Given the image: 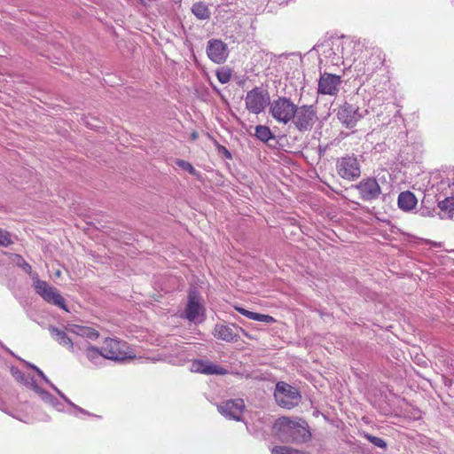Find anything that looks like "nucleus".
Masks as SVG:
<instances>
[{"label":"nucleus","mask_w":454,"mask_h":454,"mask_svg":"<svg viewBox=\"0 0 454 454\" xmlns=\"http://www.w3.org/2000/svg\"><path fill=\"white\" fill-rule=\"evenodd\" d=\"M317 111L314 105L296 106L292 123L301 133L310 131L317 121Z\"/></svg>","instance_id":"f03ea898"},{"label":"nucleus","mask_w":454,"mask_h":454,"mask_svg":"<svg viewBox=\"0 0 454 454\" xmlns=\"http://www.w3.org/2000/svg\"><path fill=\"white\" fill-rule=\"evenodd\" d=\"M24 385H26V386L29 387L30 388H32L37 395H39L40 391L43 390V388H41L37 385L34 376H32V377H28L27 376V380L24 382Z\"/></svg>","instance_id":"473e14b6"},{"label":"nucleus","mask_w":454,"mask_h":454,"mask_svg":"<svg viewBox=\"0 0 454 454\" xmlns=\"http://www.w3.org/2000/svg\"><path fill=\"white\" fill-rule=\"evenodd\" d=\"M73 409H74L77 412L82 413V414H83V415H88V416H90V415H91L89 411H85L84 409H82V408L79 407V406H78V405H76V404H75V405H74Z\"/></svg>","instance_id":"e433bc0d"},{"label":"nucleus","mask_w":454,"mask_h":454,"mask_svg":"<svg viewBox=\"0 0 454 454\" xmlns=\"http://www.w3.org/2000/svg\"><path fill=\"white\" fill-rule=\"evenodd\" d=\"M25 364L29 367V368H32L33 370L35 371V368H38L37 366L34 365L33 364L31 363H28V362H25Z\"/></svg>","instance_id":"79ce46f5"},{"label":"nucleus","mask_w":454,"mask_h":454,"mask_svg":"<svg viewBox=\"0 0 454 454\" xmlns=\"http://www.w3.org/2000/svg\"><path fill=\"white\" fill-rule=\"evenodd\" d=\"M44 402L50 403L58 410H60L61 403L56 397L51 395L48 391L43 389L38 395Z\"/></svg>","instance_id":"b1692460"},{"label":"nucleus","mask_w":454,"mask_h":454,"mask_svg":"<svg viewBox=\"0 0 454 454\" xmlns=\"http://www.w3.org/2000/svg\"><path fill=\"white\" fill-rule=\"evenodd\" d=\"M216 77L222 84H225L230 82L231 73L230 69L222 68L216 71Z\"/></svg>","instance_id":"cd10ccee"},{"label":"nucleus","mask_w":454,"mask_h":454,"mask_svg":"<svg viewBox=\"0 0 454 454\" xmlns=\"http://www.w3.org/2000/svg\"><path fill=\"white\" fill-rule=\"evenodd\" d=\"M12 243L11 234L7 231L0 229V246L8 247Z\"/></svg>","instance_id":"7c9ffc66"},{"label":"nucleus","mask_w":454,"mask_h":454,"mask_svg":"<svg viewBox=\"0 0 454 454\" xmlns=\"http://www.w3.org/2000/svg\"><path fill=\"white\" fill-rule=\"evenodd\" d=\"M35 372L46 383H48L49 385L50 383H51L42 370H40L39 368H35Z\"/></svg>","instance_id":"c9c22d12"},{"label":"nucleus","mask_w":454,"mask_h":454,"mask_svg":"<svg viewBox=\"0 0 454 454\" xmlns=\"http://www.w3.org/2000/svg\"><path fill=\"white\" fill-rule=\"evenodd\" d=\"M191 371L207 375H224L227 370L207 360L196 359L192 362Z\"/></svg>","instance_id":"4468645a"},{"label":"nucleus","mask_w":454,"mask_h":454,"mask_svg":"<svg viewBox=\"0 0 454 454\" xmlns=\"http://www.w3.org/2000/svg\"><path fill=\"white\" fill-rule=\"evenodd\" d=\"M295 105L289 98L278 97L270 104V114L279 123L287 124L295 114Z\"/></svg>","instance_id":"7ed1b4c3"},{"label":"nucleus","mask_w":454,"mask_h":454,"mask_svg":"<svg viewBox=\"0 0 454 454\" xmlns=\"http://www.w3.org/2000/svg\"><path fill=\"white\" fill-rule=\"evenodd\" d=\"M438 207L449 214V217L452 218L454 213V197H448L438 202Z\"/></svg>","instance_id":"5701e85b"},{"label":"nucleus","mask_w":454,"mask_h":454,"mask_svg":"<svg viewBox=\"0 0 454 454\" xmlns=\"http://www.w3.org/2000/svg\"><path fill=\"white\" fill-rule=\"evenodd\" d=\"M362 435L364 438L368 440L371 443H372L373 445H375L379 448L386 449L387 446L386 441L382 438L373 436L368 433H363Z\"/></svg>","instance_id":"393cba45"},{"label":"nucleus","mask_w":454,"mask_h":454,"mask_svg":"<svg viewBox=\"0 0 454 454\" xmlns=\"http://www.w3.org/2000/svg\"><path fill=\"white\" fill-rule=\"evenodd\" d=\"M218 152L223 153L227 159H231V153L225 146L218 145Z\"/></svg>","instance_id":"f704fd0d"},{"label":"nucleus","mask_w":454,"mask_h":454,"mask_svg":"<svg viewBox=\"0 0 454 454\" xmlns=\"http://www.w3.org/2000/svg\"><path fill=\"white\" fill-rule=\"evenodd\" d=\"M82 329L83 326L74 324L67 325V326L66 327L67 332L76 334L77 336L82 335Z\"/></svg>","instance_id":"72a5a7b5"},{"label":"nucleus","mask_w":454,"mask_h":454,"mask_svg":"<svg viewBox=\"0 0 454 454\" xmlns=\"http://www.w3.org/2000/svg\"><path fill=\"white\" fill-rule=\"evenodd\" d=\"M64 402H66L69 406H71L72 408L74 407V405H75L69 398H67V396L64 397Z\"/></svg>","instance_id":"ea45409f"},{"label":"nucleus","mask_w":454,"mask_h":454,"mask_svg":"<svg viewBox=\"0 0 454 454\" xmlns=\"http://www.w3.org/2000/svg\"><path fill=\"white\" fill-rule=\"evenodd\" d=\"M274 396L278 404L286 409L297 406L301 401L297 388L285 382L277 384Z\"/></svg>","instance_id":"39448f33"},{"label":"nucleus","mask_w":454,"mask_h":454,"mask_svg":"<svg viewBox=\"0 0 454 454\" xmlns=\"http://www.w3.org/2000/svg\"><path fill=\"white\" fill-rule=\"evenodd\" d=\"M218 411L229 419L240 421L245 410L243 399H229L222 402L217 406Z\"/></svg>","instance_id":"9d476101"},{"label":"nucleus","mask_w":454,"mask_h":454,"mask_svg":"<svg viewBox=\"0 0 454 454\" xmlns=\"http://www.w3.org/2000/svg\"><path fill=\"white\" fill-rule=\"evenodd\" d=\"M78 350H82L86 357L94 364L98 365L104 359V353L102 347L100 348H96L87 340H83L81 343H76Z\"/></svg>","instance_id":"2eb2a0df"},{"label":"nucleus","mask_w":454,"mask_h":454,"mask_svg":"<svg viewBox=\"0 0 454 454\" xmlns=\"http://www.w3.org/2000/svg\"><path fill=\"white\" fill-rule=\"evenodd\" d=\"M246 108L252 114H258L270 104L268 91L261 87L249 90L245 98Z\"/></svg>","instance_id":"423d86ee"},{"label":"nucleus","mask_w":454,"mask_h":454,"mask_svg":"<svg viewBox=\"0 0 454 454\" xmlns=\"http://www.w3.org/2000/svg\"><path fill=\"white\" fill-rule=\"evenodd\" d=\"M13 261L19 266L26 273L30 274L32 272V267L30 264H28L24 258L20 254H14Z\"/></svg>","instance_id":"bb28decb"},{"label":"nucleus","mask_w":454,"mask_h":454,"mask_svg":"<svg viewBox=\"0 0 454 454\" xmlns=\"http://www.w3.org/2000/svg\"><path fill=\"white\" fill-rule=\"evenodd\" d=\"M197 137H198L197 133H196V132H193V133L192 134V138L194 140V139H196Z\"/></svg>","instance_id":"37998d69"},{"label":"nucleus","mask_w":454,"mask_h":454,"mask_svg":"<svg viewBox=\"0 0 454 454\" xmlns=\"http://www.w3.org/2000/svg\"><path fill=\"white\" fill-rule=\"evenodd\" d=\"M338 175L347 180H354L360 176V164L356 157L347 155L338 159L336 163Z\"/></svg>","instance_id":"6e6552de"},{"label":"nucleus","mask_w":454,"mask_h":454,"mask_svg":"<svg viewBox=\"0 0 454 454\" xmlns=\"http://www.w3.org/2000/svg\"><path fill=\"white\" fill-rule=\"evenodd\" d=\"M56 275H57L58 277H59V276H60V271H59V270H58V271L56 272Z\"/></svg>","instance_id":"c03bdc74"},{"label":"nucleus","mask_w":454,"mask_h":454,"mask_svg":"<svg viewBox=\"0 0 454 454\" xmlns=\"http://www.w3.org/2000/svg\"><path fill=\"white\" fill-rule=\"evenodd\" d=\"M341 77L325 72L320 74L317 92L322 95L336 96L340 90Z\"/></svg>","instance_id":"9b49d317"},{"label":"nucleus","mask_w":454,"mask_h":454,"mask_svg":"<svg viewBox=\"0 0 454 454\" xmlns=\"http://www.w3.org/2000/svg\"><path fill=\"white\" fill-rule=\"evenodd\" d=\"M50 387L56 391V393L62 398L66 396L56 386H54L52 383H50Z\"/></svg>","instance_id":"4c0bfd02"},{"label":"nucleus","mask_w":454,"mask_h":454,"mask_svg":"<svg viewBox=\"0 0 454 454\" xmlns=\"http://www.w3.org/2000/svg\"><path fill=\"white\" fill-rule=\"evenodd\" d=\"M201 309L202 307L197 300L196 296L190 294L188 303L184 310L185 317L190 322H194L198 318Z\"/></svg>","instance_id":"a211bd4d"},{"label":"nucleus","mask_w":454,"mask_h":454,"mask_svg":"<svg viewBox=\"0 0 454 454\" xmlns=\"http://www.w3.org/2000/svg\"><path fill=\"white\" fill-rule=\"evenodd\" d=\"M271 454H303L301 451L287 446H275Z\"/></svg>","instance_id":"a878e982"},{"label":"nucleus","mask_w":454,"mask_h":454,"mask_svg":"<svg viewBox=\"0 0 454 454\" xmlns=\"http://www.w3.org/2000/svg\"><path fill=\"white\" fill-rule=\"evenodd\" d=\"M49 331L51 333V335L52 338L61 346L66 347L72 352H76L77 347L76 343L77 341H74L70 339V337L67 335V333L65 331L59 330V328L51 325L49 327Z\"/></svg>","instance_id":"dca6fc26"},{"label":"nucleus","mask_w":454,"mask_h":454,"mask_svg":"<svg viewBox=\"0 0 454 454\" xmlns=\"http://www.w3.org/2000/svg\"><path fill=\"white\" fill-rule=\"evenodd\" d=\"M50 387L56 391V393L62 398L66 396L56 386H54L52 383H50Z\"/></svg>","instance_id":"58836bf2"},{"label":"nucleus","mask_w":454,"mask_h":454,"mask_svg":"<svg viewBox=\"0 0 454 454\" xmlns=\"http://www.w3.org/2000/svg\"><path fill=\"white\" fill-rule=\"evenodd\" d=\"M99 336L98 331L91 327L83 326L81 337L89 339V340H97Z\"/></svg>","instance_id":"c85d7f7f"},{"label":"nucleus","mask_w":454,"mask_h":454,"mask_svg":"<svg viewBox=\"0 0 454 454\" xmlns=\"http://www.w3.org/2000/svg\"><path fill=\"white\" fill-rule=\"evenodd\" d=\"M35 292L47 302L54 304L67 311L64 298L56 289L51 286L46 281L40 280L37 277L34 278Z\"/></svg>","instance_id":"0eeeda50"},{"label":"nucleus","mask_w":454,"mask_h":454,"mask_svg":"<svg viewBox=\"0 0 454 454\" xmlns=\"http://www.w3.org/2000/svg\"><path fill=\"white\" fill-rule=\"evenodd\" d=\"M363 117L359 107L345 102L337 110V118L347 129H353Z\"/></svg>","instance_id":"1a4fd4ad"},{"label":"nucleus","mask_w":454,"mask_h":454,"mask_svg":"<svg viewBox=\"0 0 454 454\" xmlns=\"http://www.w3.org/2000/svg\"><path fill=\"white\" fill-rule=\"evenodd\" d=\"M176 165L180 167L182 169L188 171L192 176H197L198 174L197 170L193 168V166L186 160H177Z\"/></svg>","instance_id":"c756f323"},{"label":"nucleus","mask_w":454,"mask_h":454,"mask_svg":"<svg viewBox=\"0 0 454 454\" xmlns=\"http://www.w3.org/2000/svg\"><path fill=\"white\" fill-rule=\"evenodd\" d=\"M104 358L113 361H123L133 358L131 350L125 341L106 338L102 346Z\"/></svg>","instance_id":"20e7f679"},{"label":"nucleus","mask_w":454,"mask_h":454,"mask_svg":"<svg viewBox=\"0 0 454 454\" xmlns=\"http://www.w3.org/2000/svg\"><path fill=\"white\" fill-rule=\"evenodd\" d=\"M192 12L199 20H207L211 15L207 4L201 1L196 2L192 4Z\"/></svg>","instance_id":"412c9836"},{"label":"nucleus","mask_w":454,"mask_h":454,"mask_svg":"<svg viewBox=\"0 0 454 454\" xmlns=\"http://www.w3.org/2000/svg\"><path fill=\"white\" fill-rule=\"evenodd\" d=\"M240 332L247 338L252 339V336L243 328L239 327Z\"/></svg>","instance_id":"a19ab883"},{"label":"nucleus","mask_w":454,"mask_h":454,"mask_svg":"<svg viewBox=\"0 0 454 454\" xmlns=\"http://www.w3.org/2000/svg\"><path fill=\"white\" fill-rule=\"evenodd\" d=\"M416 196L410 191L402 192L398 195V207L403 211H410L413 209L417 205Z\"/></svg>","instance_id":"6ab92c4d"},{"label":"nucleus","mask_w":454,"mask_h":454,"mask_svg":"<svg viewBox=\"0 0 454 454\" xmlns=\"http://www.w3.org/2000/svg\"><path fill=\"white\" fill-rule=\"evenodd\" d=\"M254 136L262 142H268L274 136L268 126L258 125L255 127Z\"/></svg>","instance_id":"4be33fe9"},{"label":"nucleus","mask_w":454,"mask_h":454,"mask_svg":"<svg viewBox=\"0 0 454 454\" xmlns=\"http://www.w3.org/2000/svg\"><path fill=\"white\" fill-rule=\"evenodd\" d=\"M207 54L216 64L225 62L228 57V47L221 40L212 39L207 42Z\"/></svg>","instance_id":"ddd939ff"},{"label":"nucleus","mask_w":454,"mask_h":454,"mask_svg":"<svg viewBox=\"0 0 454 454\" xmlns=\"http://www.w3.org/2000/svg\"><path fill=\"white\" fill-rule=\"evenodd\" d=\"M356 189L359 192L360 197L364 201H371L377 200L380 193L381 189L375 178H364L356 185Z\"/></svg>","instance_id":"f8f14e48"},{"label":"nucleus","mask_w":454,"mask_h":454,"mask_svg":"<svg viewBox=\"0 0 454 454\" xmlns=\"http://www.w3.org/2000/svg\"><path fill=\"white\" fill-rule=\"evenodd\" d=\"M273 428L282 442L303 443L311 437L309 426L303 420L297 422L282 417L276 420Z\"/></svg>","instance_id":"f257e3e1"},{"label":"nucleus","mask_w":454,"mask_h":454,"mask_svg":"<svg viewBox=\"0 0 454 454\" xmlns=\"http://www.w3.org/2000/svg\"><path fill=\"white\" fill-rule=\"evenodd\" d=\"M234 308L238 312H239L241 315L247 317L249 319L259 321V322H263L266 324H272V323L276 322V319L270 315H264V314H260V313H256V312H252V311H249V310H247L242 307H239V306H235Z\"/></svg>","instance_id":"aec40b11"},{"label":"nucleus","mask_w":454,"mask_h":454,"mask_svg":"<svg viewBox=\"0 0 454 454\" xmlns=\"http://www.w3.org/2000/svg\"><path fill=\"white\" fill-rule=\"evenodd\" d=\"M215 336L227 342H237L239 339V334L233 331L231 326L224 325H216L215 326Z\"/></svg>","instance_id":"f3484780"},{"label":"nucleus","mask_w":454,"mask_h":454,"mask_svg":"<svg viewBox=\"0 0 454 454\" xmlns=\"http://www.w3.org/2000/svg\"><path fill=\"white\" fill-rule=\"evenodd\" d=\"M12 375L19 382L23 383L27 380V376L25 375L19 368L12 366L11 368Z\"/></svg>","instance_id":"2f4dec72"}]
</instances>
